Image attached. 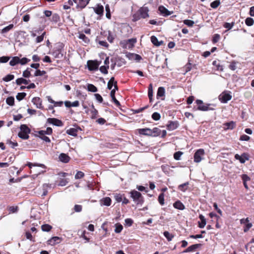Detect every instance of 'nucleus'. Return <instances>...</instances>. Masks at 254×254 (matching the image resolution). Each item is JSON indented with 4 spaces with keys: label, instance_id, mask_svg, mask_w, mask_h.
I'll return each instance as SVG.
<instances>
[{
    "label": "nucleus",
    "instance_id": "obj_11",
    "mask_svg": "<svg viewBox=\"0 0 254 254\" xmlns=\"http://www.w3.org/2000/svg\"><path fill=\"white\" fill-rule=\"evenodd\" d=\"M240 221L241 224H244V231L245 232H247L252 227V224L249 222L248 218L242 219Z\"/></svg>",
    "mask_w": 254,
    "mask_h": 254
},
{
    "label": "nucleus",
    "instance_id": "obj_27",
    "mask_svg": "<svg viewBox=\"0 0 254 254\" xmlns=\"http://www.w3.org/2000/svg\"><path fill=\"white\" fill-rule=\"evenodd\" d=\"M165 96V88L163 87H160L158 89L157 93V98L164 97Z\"/></svg>",
    "mask_w": 254,
    "mask_h": 254
},
{
    "label": "nucleus",
    "instance_id": "obj_28",
    "mask_svg": "<svg viewBox=\"0 0 254 254\" xmlns=\"http://www.w3.org/2000/svg\"><path fill=\"white\" fill-rule=\"evenodd\" d=\"M78 38L82 40L85 44H88L90 42L89 39L83 33H79Z\"/></svg>",
    "mask_w": 254,
    "mask_h": 254
},
{
    "label": "nucleus",
    "instance_id": "obj_64",
    "mask_svg": "<svg viewBox=\"0 0 254 254\" xmlns=\"http://www.w3.org/2000/svg\"><path fill=\"white\" fill-rule=\"evenodd\" d=\"M9 58L8 57L3 56L0 58V62L5 63L8 61Z\"/></svg>",
    "mask_w": 254,
    "mask_h": 254
},
{
    "label": "nucleus",
    "instance_id": "obj_42",
    "mask_svg": "<svg viewBox=\"0 0 254 254\" xmlns=\"http://www.w3.org/2000/svg\"><path fill=\"white\" fill-rule=\"evenodd\" d=\"M115 226L116 228L115 229V232L116 233H120L123 229V226L120 224H116Z\"/></svg>",
    "mask_w": 254,
    "mask_h": 254
},
{
    "label": "nucleus",
    "instance_id": "obj_5",
    "mask_svg": "<svg viewBox=\"0 0 254 254\" xmlns=\"http://www.w3.org/2000/svg\"><path fill=\"white\" fill-rule=\"evenodd\" d=\"M214 107L215 105L214 104H202V105H199L197 107V110L202 111H207L208 110H214Z\"/></svg>",
    "mask_w": 254,
    "mask_h": 254
},
{
    "label": "nucleus",
    "instance_id": "obj_37",
    "mask_svg": "<svg viewBox=\"0 0 254 254\" xmlns=\"http://www.w3.org/2000/svg\"><path fill=\"white\" fill-rule=\"evenodd\" d=\"M52 227L49 224H44L41 226L42 231L45 232H49L52 229Z\"/></svg>",
    "mask_w": 254,
    "mask_h": 254
},
{
    "label": "nucleus",
    "instance_id": "obj_35",
    "mask_svg": "<svg viewBox=\"0 0 254 254\" xmlns=\"http://www.w3.org/2000/svg\"><path fill=\"white\" fill-rule=\"evenodd\" d=\"M27 165L30 168H31L33 166V167L38 166V167H41L42 168H46L44 164H39V163H32L29 162V163H27Z\"/></svg>",
    "mask_w": 254,
    "mask_h": 254
},
{
    "label": "nucleus",
    "instance_id": "obj_45",
    "mask_svg": "<svg viewBox=\"0 0 254 254\" xmlns=\"http://www.w3.org/2000/svg\"><path fill=\"white\" fill-rule=\"evenodd\" d=\"M26 95V94L24 92L22 93H18L16 95V99L18 101H21L22 100Z\"/></svg>",
    "mask_w": 254,
    "mask_h": 254
},
{
    "label": "nucleus",
    "instance_id": "obj_48",
    "mask_svg": "<svg viewBox=\"0 0 254 254\" xmlns=\"http://www.w3.org/2000/svg\"><path fill=\"white\" fill-rule=\"evenodd\" d=\"M115 39V36L113 35L111 32L109 31L107 36V39L110 43H113Z\"/></svg>",
    "mask_w": 254,
    "mask_h": 254
},
{
    "label": "nucleus",
    "instance_id": "obj_34",
    "mask_svg": "<svg viewBox=\"0 0 254 254\" xmlns=\"http://www.w3.org/2000/svg\"><path fill=\"white\" fill-rule=\"evenodd\" d=\"M87 90L92 92H96L97 91V87L92 84H87Z\"/></svg>",
    "mask_w": 254,
    "mask_h": 254
},
{
    "label": "nucleus",
    "instance_id": "obj_24",
    "mask_svg": "<svg viewBox=\"0 0 254 254\" xmlns=\"http://www.w3.org/2000/svg\"><path fill=\"white\" fill-rule=\"evenodd\" d=\"M201 244H194L192 245L190 247H189L187 249H186L184 253H189L190 252L194 251L196 249L200 247Z\"/></svg>",
    "mask_w": 254,
    "mask_h": 254
},
{
    "label": "nucleus",
    "instance_id": "obj_32",
    "mask_svg": "<svg viewBox=\"0 0 254 254\" xmlns=\"http://www.w3.org/2000/svg\"><path fill=\"white\" fill-rule=\"evenodd\" d=\"M152 136H157L160 134L161 130L158 127H154L152 129H151Z\"/></svg>",
    "mask_w": 254,
    "mask_h": 254
},
{
    "label": "nucleus",
    "instance_id": "obj_49",
    "mask_svg": "<svg viewBox=\"0 0 254 254\" xmlns=\"http://www.w3.org/2000/svg\"><path fill=\"white\" fill-rule=\"evenodd\" d=\"M220 4L218 0H215L210 3V6L213 8H216Z\"/></svg>",
    "mask_w": 254,
    "mask_h": 254
},
{
    "label": "nucleus",
    "instance_id": "obj_62",
    "mask_svg": "<svg viewBox=\"0 0 254 254\" xmlns=\"http://www.w3.org/2000/svg\"><path fill=\"white\" fill-rule=\"evenodd\" d=\"M234 23L233 22L230 23H225L224 24V27L225 28L228 29V30L231 29L233 26H234Z\"/></svg>",
    "mask_w": 254,
    "mask_h": 254
},
{
    "label": "nucleus",
    "instance_id": "obj_58",
    "mask_svg": "<svg viewBox=\"0 0 254 254\" xmlns=\"http://www.w3.org/2000/svg\"><path fill=\"white\" fill-rule=\"evenodd\" d=\"M109 68V66H101L100 68V70L101 72L104 74H107L108 73V70L107 69Z\"/></svg>",
    "mask_w": 254,
    "mask_h": 254
},
{
    "label": "nucleus",
    "instance_id": "obj_17",
    "mask_svg": "<svg viewBox=\"0 0 254 254\" xmlns=\"http://www.w3.org/2000/svg\"><path fill=\"white\" fill-rule=\"evenodd\" d=\"M112 200L109 197H106L102 198L100 200V203L101 206L105 205L109 206L111 205Z\"/></svg>",
    "mask_w": 254,
    "mask_h": 254
},
{
    "label": "nucleus",
    "instance_id": "obj_3",
    "mask_svg": "<svg viewBox=\"0 0 254 254\" xmlns=\"http://www.w3.org/2000/svg\"><path fill=\"white\" fill-rule=\"evenodd\" d=\"M205 152L203 149H199L194 154V162L199 163L203 159Z\"/></svg>",
    "mask_w": 254,
    "mask_h": 254
},
{
    "label": "nucleus",
    "instance_id": "obj_38",
    "mask_svg": "<svg viewBox=\"0 0 254 254\" xmlns=\"http://www.w3.org/2000/svg\"><path fill=\"white\" fill-rule=\"evenodd\" d=\"M6 103L9 106H13L14 104V99L13 97H9L6 99Z\"/></svg>",
    "mask_w": 254,
    "mask_h": 254
},
{
    "label": "nucleus",
    "instance_id": "obj_60",
    "mask_svg": "<svg viewBox=\"0 0 254 254\" xmlns=\"http://www.w3.org/2000/svg\"><path fill=\"white\" fill-rule=\"evenodd\" d=\"M236 64L237 63L235 62H232L230 63L229 65V67L230 69L233 70H235L236 69Z\"/></svg>",
    "mask_w": 254,
    "mask_h": 254
},
{
    "label": "nucleus",
    "instance_id": "obj_25",
    "mask_svg": "<svg viewBox=\"0 0 254 254\" xmlns=\"http://www.w3.org/2000/svg\"><path fill=\"white\" fill-rule=\"evenodd\" d=\"M173 206L175 208L179 209V210H184L185 208V205L180 200H178V201H176L173 204Z\"/></svg>",
    "mask_w": 254,
    "mask_h": 254
},
{
    "label": "nucleus",
    "instance_id": "obj_2",
    "mask_svg": "<svg viewBox=\"0 0 254 254\" xmlns=\"http://www.w3.org/2000/svg\"><path fill=\"white\" fill-rule=\"evenodd\" d=\"M21 131L18 133V136L23 139H27L29 138L28 134L30 132V129L25 125H22L20 126Z\"/></svg>",
    "mask_w": 254,
    "mask_h": 254
},
{
    "label": "nucleus",
    "instance_id": "obj_36",
    "mask_svg": "<svg viewBox=\"0 0 254 254\" xmlns=\"http://www.w3.org/2000/svg\"><path fill=\"white\" fill-rule=\"evenodd\" d=\"M189 185V183L187 182L185 183H184L183 184H181L179 186L178 189L182 191H185L187 190V186Z\"/></svg>",
    "mask_w": 254,
    "mask_h": 254
},
{
    "label": "nucleus",
    "instance_id": "obj_40",
    "mask_svg": "<svg viewBox=\"0 0 254 254\" xmlns=\"http://www.w3.org/2000/svg\"><path fill=\"white\" fill-rule=\"evenodd\" d=\"M115 78L114 77H112L111 78V79H110V80L109 81L108 83V88L110 90H111L112 87H113V86L114 85V83H115Z\"/></svg>",
    "mask_w": 254,
    "mask_h": 254
},
{
    "label": "nucleus",
    "instance_id": "obj_39",
    "mask_svg": "<svg viewBox=\"0 0 254 254\" xmlns=\"http://www.w3.org/2000/svg\"><path fill=\"white\" fill-rule=\"evenodd\" d=\"M123 195L120 193H116L114 194V198L118 202H120L123 200Z\"/></svg>",
    "mask_w": 254,
    "mask_h": 254
},
{
    "label": "nucleus",
    "instance_id": "obj_44",
    "mask_svg": "<svg viewBox=\"0 0 254 254\" xmlns=\"http://www.w3.org/2000/svg\"><path fill=\"white\" fill-rule=\"evenodd\" d=\"M246 24L249 26H252L254 24V20L251 17H248L245 20Z\"/></svg>",
    "mask_w": 254,
    "mask_h": 254
},
{
    "label": "nucleus",
    "instance_id": "obj_21",
    "mask_svg": "<svg viewBox=\"0 0 254 254\" xmlns=\"http://www.w3.org/2000/svg\"><path fill=\"white\" fill-rule=\"evenodd\" d=\"M224 129H232L236 127V124L233 121L226 123L223 124Z\"/></svg>",
    "mask_w": 254,
    "mask_h": 254
},
{
    "label": "nucleus",
    "instance_id": "obj_13",
    "mask_svg": "<svg viewBox=\"0 0 254 254\" xmlns=\"http://www.w3.org/2000/svg\"><path fill=\"white\" fill-rule=\"evenodd\" d=\"M37 133L39 135L38 136L46 142L50 143L51 140L48 136H46L44 130H41L37 132Z\"/></svg>",
    "mask_w": 254,
    "mask_h": 254
},
{
    "label": "nucleus",
    "instance_id": "obj_63",
    "mask_svg": "<svg viewBox=\"0 0 254 254\" xmlns=\"http://www.w3.org/2000/svg\"><path fill=\"white\" fill-rule=\"evenodd\" d=\"M45 34V32H44L41 36H38L36 38V42L37 43H40L42 42L44 39V37Z\"/></svg>",
    "mask_w": 254,
    "mask_h": 254
},
{
    "label": "nucleus",
    "instance_id": "obj_4",
    "mask_svg": "<svg viewBox=\"0 0 254 254\" xmlns=\"http://www.w3.org/2000/svg\"><path fill=\"white\" fill-rule=\"evenodd\" d=\"M232 98V96L226 92L222 93L219 96V99L221 102L223 103H227L228 101L230 100Z\"/></svg>",
    "mask_w": 254,
    "mask_h": 254
},
{
    "label": "nucleus",
    "instance_id": "obj_56",
    "mask_svg": "<svg viewBox=\"0 0 254 254\" xmlns=\"http://www.w3.org/2000/svg\"><path fill=\"white\" fill-rule=\"evenodd\" d=\"M153 91L152 84H150L149 87H148V97H153Z\"/></svg>",
    "mask_w": 254,
    "mask_h": 254
},
{
    "label": "nucleus",
    "instance_id": "obj_33",
    "mask_svg": "<svg viewBox=\"0 0 254 254\" xmlns=\"http://www.w3.org/2000/svg\"><path fill=\"white\" fill-rule=\"evenodd\" d=\"M163 234L168 241H172L173 238L174 237V235H173L172 233H170L168 231H165L163 233Z\"/></svg>",
    "mask_w": 254,
    "mask_h": 254
},
{
    "label": "nucleus",
    "instance_id": "obj_51",
    "mask_svg": "<svg viewBox=\"0 0 254 254\" xmlns=\"http://www.w3.org/2000/svg\"><path fill=\"white\" fill-rule=\"evenodd\" d=\"M183 152L181 151L176 152L174 154V158L176 160H179Z\"/></svg>",
    "mask_w": 254,
    "mask_h": 254
},
{
    "label": "nucleus",
    "instance_id": "obj_22",
    "mask_svg": "<svg viewBox=\"0 0 254 254\" xmlns=\"http://www.w3.org/2000/svg\"><path fill=\"white\" fill-rule=\"evenodd\" d=\"M148 9L147 7H143L139 10L140 16L143 18H145L149 16L148 14Z\"/></svg>",
    "mask_w": 254,
    "mask_h": 254
},
{
    "label": "nucleus",
    "instance_id": "obj_6",
    "mask_svg": "<svg viewBox=\"0 0 254 254\" xmlns=\"http://www.w3.org/2000/svg\"><path fill=\"white\" fill-rule=\"evenodd\" d=\"M87 65L89 70H95L98 68L99 64L97 61H89L87 62Z\"/></svg>",
    "mask_w": 254,
    "mask_h": 254
},
{
    "label": "nucleus",
    "instance_id": "obj_41",
    "mask_svg": "<svg viewBox=\"0 0 254 254\" xmlns=\"http://www.w3.org/2000/svg\"><path fill=\"white\" fill-rule=\"evenodd\" d=\"M158 201L159 203L163 205L164 204V194L163 193H161L159 194L158 196Z\"/></svg>",
    "mask_w": 254,
    "mask_h": 254
},
{
    "label": "nucleus",
    "instance_id": "obj_50",
    "mask_svg": "<svg viewBox=\"0 0 254 254\" xmlns=\"http://www.w3.org/2000/svg\"><path fill=\"white\" fill-rule=\"evenodd\" d=\"M161 118L160 114L155 112L152 115V118L155 121H158Z\"/></svg>",
    "mask_w": 254,
    "mask_h": 254
},
{
    "label": "nucleus",
    "instance_id": "obj_53",
    "mask_svg": "<svg viewBox=\"0 0 254 254\" xmlns=\"http://www.w3.org/2000/svg\"><path fill=\"white\" fill-rule=\"evenodd\" d=\"M31 75L30 68H28L23 72V76L25 78H28Z\"/></svg>",
    "mask_w": 254,
    "mask_h": 254
},
{
    "label": "nucleus",
    "instance_id": "obj_52",
    "mask_svg": "<svg viewBox=\"0 0 254 254\" xmlns=\"http://www.w3.org/2000/svg\"><path fill=\"white\" fill-rule=\"evenodd\" d=\"M184 23L188 26L192 27L193 25L194 22L191 20L186 19L184 20Z\"/></svg>",
    "mask_w": 254,
    "mask_h": 254
},
{
    "label": "nucleus",
    "instance_id": "obj_23",
    "mask_svg": "<svg viewBox=\"0 0 254 254\" xmlns=\"http://www.w3.org/2000/svg\"><path fill=\"white\" fill-rule=\"evenodd\" d=\"M199 218L201 221L198 222V227L200 228H203L206 224V219L204 216L202 214L199 215Z\"/></svg>",
    "mask_w": 254,
    "mask_h": 254
},
{
    "label": "nucleus",
    "instance_id": "obj_47",
    "mask_svg": "<svg viewBox=\"0 0 254 254\" xmlns=\"http://www.w3.org/2000/svg\"><path fill=\"white\" fill-rule=\"evenodd\" d=\"M13 27V25L12 24L9 25L8 26L4 27L2 29V33H5L9 31Z\"/></svg>",
    "mask_w": 254,
    "mask_h": 254
},
{
    "label": "nucleus",
    "instance_id": "obj_26",
    "mask_svg": "<svg viewBox=\"0 0 254 254\" xmlns=\"http://www.w3.org/2000/svg\"><path fill=\"white\" fill-rule=\"evenodd\" d=\"M95 12L98 15H102L104 12L103 6L100 4H98L97 6L94 8Z\"/></svg>",
    "mask_w": 254,
    "mask_h": 254
},
{
    "label": "nucleus",
    "instance_id": "obj_15",
    "mask_svg": "<svg viewBox=\"0 0 254 254\" xmlns=\"http://www.w3.org/2000/svg\"><path fill=\"white\" fill-rule=\"evenodd\" d=\"M138 132L140 135H147V136H151V129L149 128H139L137 129Z\"/></svg>",
    "mask_w": 254,
    "mask_h": 254
},
{
    "label": "nucleus",
    "instance_id": "obj_9",
    "mask_svg": "<svg viewBox=\"0 0 254 254\" xmlns=\"http://www.w3.org/2000/svg\"><path fill=\"white\" fill-rule=\"evenodd\" d=\"M74 2L76 4V8L79 9H82L88 4V2L85 0H73Z\"/></svg>",
    "mask_w": 254,
    "mask_h": 254
},
{
    "label": "nucleus",
    "instance_id": "obj_30",
    "mask_svg": "<svg viewBox=\"0 0 254 254\" xmlns=\"http://www.w3.org/2000/svg\"><path fill=\"white\" fill-rule=\"evenodd\" d=\"M29 80H27L23 78H19L16 79V83L17 85H20L21 84H24L27 85L28 84Z\"/></svg>",
    "mask_w": 254,
    "mask_h": 254
},
{
    "label": "nucleus",
    "instance_id": "obj_54",
    "mask_svg": "<svg viewBox=\"0 0 254 254\" xmlns=\"http://www.w3.org/2000/svg\"><path fill=\"white\" fill-rule=\"evenodd\" d=\"M84 176V174L81 171H78L75 175V179H79L83 178Z\"/></svg>",
    "mask_w": 254,
    "mask_h": 254
},
{
    "label": "nucleus",
    "instance_id": "obj_20",
    "mask_svg": "<svg viewBox=\"0 0 254 254\" xmlns=\"http://www.w3.org/2000/svg\"><path fill=\"white\" fill-rule=\"evenodd\" d=\"M80 127L77 128H70L66 130V133L70 135L76 136L77 134L78 130H80Z\"/></svg>",
    "mask_w": 254,
    "mask_h": 254
},
{
    "label": "nucleus",
    "instance_id": "obj_29",
    "mask_svg": "<svg viewBox=\"0 0 254 254\" xmlns=\"http://www.w3.org/2000/svg\"><path fill=\"white\" fill-rule=\"evenodd\" d=\"M151 42L156 46H159L163 43L162 41L159 42L157 38L155 36H152L151 37Z\"/></svg>",
    "mask_w": 254,
    "mask_h": 254
},
{
    "label": "nucleus",
    "instance_id": "obj_8",
    "mask_svg": "<svg viewBox=\"0 0 254 254\" xmlns=\"http://www.w3.org/2000/svg\"><path fill=\"white\" fill-rule=\"evenodd\" d=\"M62 240V238L57 236L53 237L47 241V244L51 246H55L56 244L60 243Z\"/></svg>",
    "mask_w": 254,
    "mask_h": 254
},
{
    "label": "nucleus",
    "instance_id": "obj_1",
    "mask_svg": "<svg viewBox=\"0 0 254 254\" xmlns=\"http://www.w3.org/2000/svg\"><path fill=\"white\" fill-rule=\"evenodd\" d=\"M130 196L132 198L133 201L137 204H142L144 201L143 197L140 192L139 191L133 190L130 191Z\"/></svg>",
    "mask_w": 254,
    "mask_h": 254
},
{
    "label": "nucleus",
    "instance_id": "obj_59",
    "mask_svg": "<svg viewBox=\"0 0 254 254\" xmlns=\"http://www.w3.org/2000/svg\"><path fill=\"white\" fill-rule=\"evenodd\" d=\"M220 36L218 34H215L214 35L212 39V42L213 43H217L220 39Z\"/></svg>",
    "mask_w": 254,
    "mask_h": 254
},
{
    "label": "nucleus",
    "instance_id": "obj_10",
    "mask_svg": "<svg viewBox=\"0 0 254 254\" xmlns=\"http://www.w3.org/2000/svg\"><path fill=\"white\" fill-rule=\"evenodd\" d=\"M47 122L58 127H62L63 125V122L56 118H48Z\"/></svg>",
    "mask_w": 254,
    "mask_h": 254
},
{
    "label": "nucleus",
    "instance_id": "obj_14",
    "mask_svg": "<svg viewBox=\"0 0 254 254\" xmlns=\"http://www.w3.org/2000/svg\"><path fill=\"white\" fill-rule=\"evenodd\" d=\"M179 126V124L176 121H170L168 122V124L167 125V128L169 130H173L177 128H178Z\"/></svg>",
    "mask_w": 254,
    "mask_h": 254
},
{
    "label": "nucleus",
    "instance_id": "obj_57",
    "mask_svg": "<svg viewBox=\"0 0 254 254\" xmlns=\"http://www.w3.org/2000/svg\"><path fill=\"white\" fill-rule=\"evenodd\" d=\"M45 73H46V72L44 70L41 71L40 70L37 69L35 72L34 76H42Z\"/></svg>",
    "mask_w": 254,
    "mask_h": 254
},
{
    "label": "nucleus",
    "instance_id": "obj_31",
    "mask_svg": "<svg viewBox=\"0 0 254 254\" xmlns=\"http://www.w3.org/2000/svg\"><path fill=\"white\" fill-rule=\"evenodd\" d=\"M19 58L18 57H14L12 58L11 60L9 62V64L11 66H14L16 64H19Z\"/></svg>",
    "mask_w": 254,
    "mask_h": 254
},
{
    "label": "nucleus",
    "instance_id": "obj_43",
    "mask_svg": "<svg viewBox=\"0 0 254 254\" xmlns=\"http://www.w3.org/2000/svg\"><path fill=\"white\" fill-rule=\"evenodd\" d=\"M105 10L106 11V17L108 19H110L111 17V13H110V7L108 4H107L105 6Z\"/></svg>",
    "mask_w": 254,
    "mask_h": 254
},
{
    "label": "nucleus",
    "instance_id": "obj_61",
    "mask_svg": "<svg viewBox=\"0 0 254 254\" xmlns=\"http://www.w3.org/2000/svg\"><path fill=\"white\" fill-rule=\"evenodd\" d=\"M82 207L81 205L76 204L74 205V210L76 212H79L82 211Z\"/></svg>",
    "mask_w": 254,
    "mask_h": 254
},
{
    "label": "nucleus",
    "instance_id": "obj_55",
    "mask_svg": "<svg viewBox=\"0 0 254 254\" xmlns=\"http://www.w3.org/2000/svg\"><path fill=\"white\" fill-rule=\"evenodd\" d=\"M30 61V60H29L26 58H23L21 59L19 58V64H21L23 65V64H25L26 63H27Z\"/></svg>",
    "mask_w": 254,
    "mask_h": 254
},
{
    "label": "nucleus",
    "instance_id": "obj_46",
    "mask_svg": "<svg viewBox=\"0 0 254 254\" xmlns=\"http://www.w3.org/2000/svg\"><path fill=\"white\" fill-rule=\"evenodd\" d=\"M14 76L12 74H8L3 78V80L5 82L9 81L14 78Z\"/></svg>",
    "mask_w": 254,
    "mask_h": 254
},
{
    "label": "nucleus",
    "instance_id": "obj_7",
    "mask_svg": "<svg viewBox=\"0 0 254 254\" xmlns=\"http://www.w3.org/2000/svg\"><path fill=\"white\" fill-rule=\"evenodd\" d=\"M32 102L36 106L37 108L44 109V107L42 105V100L40 98L34 97L32 100Z\"/></svg>",
    "mask_w": 254,
    "mask_h": 254
},
{
    "label": "nucleus",
    "instance_id": "obj_18",
    "mask_svg": "<svg viewBox=\"0 0 254 254\" xmlns=\"http://www.w3.org/2000/svg\"><path fill=\"white\" fill-rule=\"evenodd\" d=\"M90 112L91 118L95 119L97 118L98 115V111L95 108L94 106L92 104L91 106V109L89 110Z\"/></svg>",
    "mask_w": 254,
    "mask_h": 254
},
{
    "label": "nucleus",
    "instance_id": "obj_19",
    "mask_svg": "<svg viewBox=\"0 0 254 254\" xmlns=\"http://www.w3.org/2000/svg\"><path fill=\"white\" fill-rule=\"evenodd\" d=\"M59 160L64 163H66L69 162L70 157L65 153H61L59 157Z\"/></svg>",
    "mask_w": 254,
    "mask_h": 254
},
{
    "label": "nucleus",
    "instance_id": "obj_12",
    "mask_svg": "<svg viewBox=\"0 0 254 254\" xmlns=\"http://www.w3.org/2000/svg\"><path fill=\"white\" fill-rule=\"evenodd\" d=\"M235 158L239 160L241 163H244L246 160H249V156L246 153H243L242 155L236 154L235 155Z\"/></svg>",
    "mask_w": 254,
    "mask_h": 254
},
{
    "label": "nucleus",
    "instance_id": "obj_16",
    "mask_svg": "<svg viewBox=\"0 0 254 254\" xmlns=\"http://www.w3.org/2000/svg\"><path fill=\"white\" fill-rule=\"evenodd\" d=\"M158 10L160 12L165 16H167L171 15L173 13V11H169L163 5H161L159 7Z\"/></svg>",
    "mask_w": 254,
    "mask_h": 254
}]
</instances>
